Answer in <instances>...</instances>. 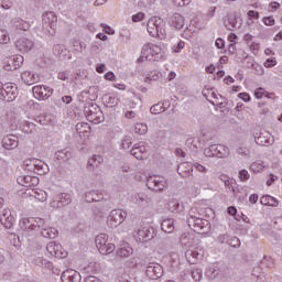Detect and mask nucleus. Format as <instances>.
Returning a JSON list of instances; mask_svg holds the SVG:
<instances>
[{"label":"nucleus","instance_id":"f257e3e1","mask_svg":"<svg viewBox=\"0 0 282 282\" xmlns=\"http://www.w3.org/2000/svg\"><path fill=\"white\" fill-rule=\"evenodd\" d=\"M166 22L160 17H152L148 21V32L154 39H164L166 36Z\"/></svg>","mask_w":282,"mask_h":282},{"label":"nucleus","instance_id":"f03ea898","mask_svg":"<svg viewBox=\"0 0 282 282\" xmlns=\"http://www.w3.org/2000/svg\"><path fill=\"white\" fill-rule=\"evenodd\" d=\"M139 265L145 269V275L152 281H158V279L164 276V268L158 262H151L150 259H144Z\"/></svg>","mask_w":282,"mask_h":282},{"label":"nucleus","instance_id":"7ed1b4c3","mask_svg":"<svg viewBox=\"0 0 282 282\" xmlns=\"http://www.w3.org/2000/svg\"><path fill=\"white\" fill-rule=\"evenodd\" d=\"M84 113L87 120H89V122H94V124H100V122L105 121V115L102 113V110L97 104L93 101L85 104Z\"/></svg>","mask_w":282,"mask_h":282},{"label":"nucleus","instance_id":"20e7f679","mask_svg":"<svg viewBox=\"0 0 282 282\" xmlns=\"http://www.w3.org/2000/svg\"><path fill=\"white\" fill-rule=\"evenodd\" d=\"M19 96V87L17 84L2 85L0 82V100L4 102H12Z\"/></svg>","mask_w":282,"mask_h":282},{"label":"nucleus","instance_id":"39448f33","mask_svg":"<svg viewBox=\"0 0 282 282\" xmlns=\"http://www.w3.org/2000/svg\"><path fill=\"white\" fill-rule=\"evenodd\" d=\"M58 23V18L56 13L48 11L42 15V28L44 32L54 36L56 34V25Z\"/></svg>","mask_w":282,"mask_h":282},{"label":"nucleus","instance_id":"423d86ee","mask_svg":"<svg viewBox=\"0 0 282 282\" xmlns=\"http://www.w3.org/2000/svg\"><path fill=\"white\" fill-rule=\"evenodd\" d=\"M206 158H228L230 155V149L224 144H212L204 150Z\"/></svg>","mask_w":282,"mask_h":282},{"label":"nucleus","instance_id":"0eeeda50","mask_svg":"<svg viewBox=\"0 0 282 282\" xmlns=\"http://www.w3.org/2000/svg\"><path fill=\"white\" fill-rule=\"evenodd\" d=\"M45 226V219L43 218H22L19 223L21 230L30 232L32 230H41Z\"/></svg>","mask_w":282,"mask_h":282},{"label":"nucleus","instance_id":"6e6552de","mask_svg":"<svg viewBox=\"0 0 282 282\" xmlns=\"http://www.w3.org/2000/svg\"><path fill=\"white\" fill-rule=\"evenodd\" d=\"M187 224L189 228H192V230L198 235L208 232V229L210 228V223L207 219H202L197 216H192V218H188Z\"/></svg>","mask_w":282,"mask_h":282},{"label":"nucleus","instance_id":"1a4fd4ad","mask_svg":"<svg viewBox=\"0 0 282 282\" xmlns=\"http://www.w3.org/2000/svg\"><path fill=\"white\" fill-rule=\"evenodd\" d=\"M127 210L112 209L108 216L107 224L112 228H118L121 224H124V219L128 217Z\"/></svg>","mask_w":282,"mask_h":282},{"label":"nucleus","instance_id":"9d476101","mask_svg":"<svg viewBox=\"0 0 282 282\" xmlns=\"http://www.w3.org/2000/svg\"><path fill=\"white\" fill-rule=\"evenodd\" d=\"M143 52H147V61H162L164 58V53H162V47L155 44L143 45Z\"/></svg>","mask_w":282,"mask_h":282},{"label":"nucleus","instance_id":"9b49d317","mask_svg":"<svg viewBox=\"0 0 282 282\" xmlns=\"http://www.w3.org/2000/svg\"><path fill=\"white\" fill-rule=\"evenodd\" d=\"M147 186L150 191H155V193H162L166 188V180L162 176H149L147 178Z\"/></svg>","mask_w":282,"mask_h":282},{"label":"nucleus","instance_id":"f8f14e48","mask_svg":"<svg viewBox=\"0 0 282 282\" xmlns=\"http://www.w3.org/2000/svg\"><path fill=\"white\" fill-rule=\"evenodd\" d=\"M32 93L37 100H47L54 94V89L50 86L39 85L32 88Z\"/></svg>","mask_w":282,"mask_h":282},{"label":"nucleus","instance_id":"ddd939ff","mask_svg":"<svg viewBox=\"0 0 282 282\" xmlns=\"http://www.w3.org/2000/svg\"><path fill=\"white\" fill-rule=\"evenodd\" d=\"M25 58H23L22 55H13L10 56L6 62H4V69L6 72H14L15 69H19L23 65V62Z\"/></svg>","mask_w":282,"mask_h":282},{"label":"nucleus","instance_id":"4468645a","mask_svg":"<svg viewBox=\"0 0 282 282\" xmlns=\"http://www.w3.org/2000/svg\"><path fill=\"white\" fill-rule=\"evenodd\" d=\"M46 250L48 254H52V257H56L57 259H65V257H67V251L63 249V246L55 243L54 241L47 243Z\"/></svg>","mask_w":282,"mask_h":282},{"label":"nucleus","instance_id":"2eb2a0df","mask_svg":"<svg viewBox=\"0 0 282 282\" xmlns=\"http://www.w3.org/2000/svg\"><path fill=\"white\" fill-rule=\"evenodd\" d=\"M185 257L188 263H191L192 265H195L197 261L204 258V249L199 247L188 249L187 251H185Z\"/></svg>","mask_w":282,"mask_h":282},{"label":"nucleus","instance_id":"dca6fc26","mask_svg":"<svg viewBox=\"0 0 282 282\" xmlns=\"http://www.w3.org/2000/svg\"><path fill=\"white\" fill-rule=\"evenodd\" d=\"M34 47V41L28 39V37H20L15 42V48L18 52H21L22 54H28V52H32Z\"/></svg>","mask_w":282,"mask_h":282},{"label":"nucleus","instance_id":"f3484780","mask_svg":"<svg viewBox=\"0 0 282 282\" xmlns=\"http://www.w3.org/2000/svg\"><path fill=\"white\" fill-rule=\"evenodd\" d=\"M0 223L8 230H12V228H14V216H12V212L10 209H3L0 212Z\"/></svg>","mask_w":282,"mask_h":282},{"label":"nucleus","instance_id":"a211bd4d","mask_svg":"<svg viewBox=\"0 0 282 282\" xmlns=\"http://www.w3.org/2000/svg\"><path fill=\"white\" fill-rule=\"evenodd\" d=\"M18 184L20 186H24L25 188H34V186H39V177L32 175H22L17 178Z\"/></svg>","mask_w":282,"mask_h":282},{"label":"nucleus","instance_id":"6ab92c4d","mask_svg":"<svg viewBox=\"0 0 282 282\" xmlns=\"http://www.w3.org/2000/svg\"><path fill=\"white\" fill-rule=\"evenodd\" d=\"M130 153L137 160H144L147 158V143L145 142L135 143L132 147Z\"/></svg>","mask_w":282,"mask_h":282},{"label":"nucleus","instance_id":"aec40b11","mask_svg":"<svg viewBox=\"0 0 282 282\" xmlns=\"http://www.w3.org/2000/svg\"><path fill=\"white\" fill-rule=\"evenodd\" d=\"M155 237V229L153 227H143L137 231V239L139 241H151Z\"/></svg>","mask_w":282,"mask_h":282},{"label":"nucleus","instance_id":"412c9836","mask_svg":"<svg viewBox=\"0 0 282 282\" xmlns=\"http://www.w3.org/2000/svg\"><path fill=\"white\" fill-rule=\"evenodd\" d=\"M256 143L259 144V147H270L274 144V137L268 131L260 132L259 137H254Z\"/></svg>","mask_w":282,"mask_h":282},{"label":"nucleus","instance_id":"4be33fe9","mask_svg":"<svg viewBox=\"0 0 282 282\" xmlns=\"http://www.w3.org/2000/svg\"><path fill=\"white\" fill-rule=\"evenodd\" d=\"M62 282H80V273L74 269H67L61 275Z\"/></svg>","mask_w":282,"mask_h":282},{"label":"nucleus","instance_id":"5701e85b","mask_svg":"<svg viewBox=\"0 0 282 282\" xmlns=\"http://www.w3.org/2000/svg\"><path fill=\"white\" fill-rule=\"evenodd\" d=\"M241 25V18L235 15H228L227 20L225 21V26L227 28V30H230L231 32L235 30H240Z\"/></svg>","mask_w":282,"mask_h":282},{"label":"nucleus","instance_id":"b1692460","mask_svg":"<svg viewBox=\"0 0 282 282\" xmlns=\"http://www.w3.org/2000/svg\"><path fill=\"white\" fill-rule=\"evenodd\" d=\"M2 147L8 151H12V149H17L19 147V138L17 135H7L2 139Z\"/></svg>","mask_w":282,"mask_h":282},{"label":"nucleus","instance_id":"393cba45","mask_svg":"<svg viewBox=\"0 0 282 282\" xmlns=\"http://www.w3.org/2000/svg\"><path fill=\"white\" fill-rule=\"evenodd\" d=\"M39 231L45 239H56V237H58V230L54 227L47 226V224H45V220L44 226L40 227Z\"/></svg>","mask_w":282,"mask_h":282},{"label":"nucleus","instance_id":"a878e982","mask_svg":"<svg viewBox=\"0 0 282 282\" xmlns=\"http://www.w3.org/2000/svg\"><path fill=\"white\" fill-rule=\"evenodd\" d=\"M21 79L25 85H34L41 80V77L34 72L25 70L21 74Z\"/></svg>","mask_w":282,"mask_h":282},{"label":"nucleus","instance_id":"bb28decb","mask_svg":"<svg viewBox=\"0 0 282 282\" xmlns=\"http://www.w3.org/2000/svg\"><path fill=\"white\" fill-rule=\"evenodd\" d=\"M170 25L172 28H175V30H184V25H185L184 15H182L180 13H174L170 18Z\"/></svg>","mask_w":282,"mask_h":282},{"label":"nucleus","instance_id":"cd10ccee","mask_svg":"<svg viewBox=\"0 0 282 282\" xmlns=\"http://www.w3.org/2000/svg\"><path fill=\"white\" fill-rule=\"evenodd\" d=\"M72 204V195L67 193H62L57 196V202H53V206L57 208H63V206H69Z\"/></svg>","mask_w":282,"mask_h":282},{"label":"nucleus","instance_id":"c85d7f7f","mask_svg":"<svg viewBox=\"0 0 282 282\" xmlns=\"http://www.w3.org/2000/svg\"><path fill=\"white\" fill-rule=\"evenodd\" d=\"M131 202L138 206H144V204H151V198L144 193H137L131 196Z\"/></svg>","mask_w":282,"mask_h":282},{"label":"nucleus","instance_id":"c756f323","mask_svg":"<svg viewBox=\"0 0 282 282\" xmlns=\"http://www.w3.org/2000/svg\"><path fill=\"white\" fill-rule=\"evenodd\" d=\"M105 199V194L98 191H90L86 193V202L91 204V202H102Z\"/></svg>","mask_w":282,"mask_h":282},{"label":"nucleus","instance_id":"7c9ffc66","mask_svg":"<svg viewBox=\"0 0 282 282\" xmlns=\"http://www.w3.org/2000/svg\"><path fill=\"white\" fill-rule=\"evenodd\" d=\"M35 173L36 175H46V173H50V166L45 162L35 159Z\"/></svg>","mask_w":282,"mask_h":282},{"label":"nucleus","instance_id":"2f4dec72","mask_svg":"<svg viewBox=\"0 0 282 282\" xmlns=\"http://www.w3.org/2000/svg\"><path fill=\"white\" fill-rule=\"evenodd\" d=\"M161 230L163 232H166L167 235H171L173 230H175V223L172 218H166L161 223Z\"/></svg>","mask_w":282,"mask_h":282},{"label":"nucleus","instance_id":"473e14b6","mask_svg":"<svg viewBox=\"0 0 282 282\" xmlns=\"http://www.w3.org/2000/svg\"><path fill=\"white\" fill-rule=\"evenodd\" d=\"M177 173L181 175V177H188L191 173H193V165L188 163H183L178 165Z\"/></svg>","mask_w":282,"mask_h":282},{"label":"nucleus","instance_id":"72a5a7b5","mask_svg":"<svg viewBox=\"0 0 282 282\" xmlns=\"http://www.w3.org/2000/svg\"><path fill=\"white\" fill-rule=\"evenodd\" d=\"M260 204H262V206H272L273 208H276V206H279V200L270 195H264L260 198Z\"/></svg>","mask_w":282,"mask_h":282},{"label":"nucleus","instance_id":"f704fd0d","mask_svg":"<svg viewBox=\"0 0 282 282\" xmlns=\"http://www.w3.org/2000/svg\"><path fill=\"white\" fill-rule=\"evenodd\" d=\"M107 241H109V236H107L106 234H100L96 237L95 239V243L98 250H105V243H107Z\"/></svg>","mask_w":282,"mask_h":282},{"label":"nucleus","instance_id":"c9c22d12","mask_svg":"<svg viewBox=\"0 0 282 282\" xmlns=\"http://www.w3.org/2000/svg\"><path fill=\"white\" fill-rule=\"evenodd\" d=\"M53 54L59 58H65L68 54L67 48L63 44H55L53 46Z\"/></svg>","mask_w":282,"mask_h":282},{"label":"nucleus","instance_id":"e433bc0d","mask_svg":"<svg viewBox=\"0 0 282 282\" xmlns=\"http://www.w3.org/2000/svg\"><path fill=\"white\" fill-rule=\"evenodd\" d=\"M167 208L171 213H182L184 205L180 204L177 199H172L167 203Z\"/></svg>","mask_w":282,"mask_h":282},{"label":"nucleus","instance_id":"4c0bfd02","mask_svg":"<svg viewBox=\"0 0 282 282\" xmlns=\"http://www.w3.org/2000/svg\"><path fill=\"white\" fill-rule=\"evenodd\" d=\"M102 102H105L107 107H118V102H120V99H118V97L113 95H104Z\"/></svg>","mask_w":282,"mask_h":282},{"label":"nucleus","instance_id":"58836bf2","mask_svg":"<svg viewBox=\"0 0 282 282\" xmlns=\"http://www.w3.org/2000/svg\"><path fill=\"white\" fill-rule=\"evenodd\" d=\"M55 159H57L58 162H69V160H72V152L67 150H59L55 153Z\"/></svg>","mask_w":282,"mask_h":282},{"label":"nucleus","instance_id":"ea45409f","mask_svg":"<svg viewBox=\"0 0 282 282\" xmlns=\"http://www.w3.org/2000/svg\"><path fill=\"white\" fill-rule=\"evenodd\" d=\"M107 210H111V205L109 203H101L99 204V208L95 207L93 213L98 217H102Z\"/></svg>","mask_w":282,"mask_h":282},{"label":"nucleus","instance_id":"a19ab883","mask_svg":"<svg viewBox=\"0 0 282 282\" xmlns=\"http://www.w3.org/2000/svg\"><path fill=\"white\" fill-rule=\"evenodd\" d=\"M98 166H100V156L93 155V158L88 160L87 171L94 172Z\"/></svg>","mask_w":282,"mask_h":282},{"label":"nucleus","instance_id":"79ce46f5","mask_svg":"<svg viewBox=\"0 0 282 282\" xmlns=\"http://www.w3.org/2000/svg\"><path fill=\"white\" fill-rule=\"evenodd\" d=\"M160 76H162L160 70H151L147 74L144 83H155L156 80H160Z\"/></svg>","mask_w":282,"mask_h":282},{"label":"nucleus","instance_id":"37998d69","mask_svg":"<svg viewBox=\"0 0 282 282\" xmlns=\"http://www.w3.org/2000/svg\"><path fill=\"white\" fill-rule=\"evenodd\" d=\"M131 254H133V248L131 247H122L117 251V256L121 258L131 257Z\"/></svg>","mask_w":282,"mask_h":282},{"label":"nucleus","instance_id":"c03bdc74","mask_svg":"<svg viewBox=\"0 0 282 282\" xmlns=\"http://www.w3.org/2000/svg\"><path fill=\"white\" fill-rule=\"evenodd\" d=\"M164 111H166V108H164V104L162 102L155 104L150 108V112L154 116H158V113H164Z\"/></svg>","mask_w":282,"mask_h":282},{"label":"nucleus","instance_id":"a18cd8bd","mask_svg":"<svg viewBox=\"0 0 282 282\" xmlns=\"http://www.w3.org/2000/svg\"><path fill=\"white\" fill-rule=\"evenodd\" d=\"M147 131H149V127L147 126V123H137L134 126V133H137L138 135H144Z\"/></svg>","mask_w":282,"mask_h":282},{"label":"nucleus","instance_id":"49530a36","mask_svg":"<svg viewBox=\"0 0 282 282\" xmlns=\"http://www.w3.org/2000/svg\"><path fill=\"white\" fill-rule=\"evenodd\" d=\"M23 166L25 171H34L36 166V159H28L23 162Z\"/></svg>","mask_w":282,"mask_h":282},{"label":"nucleus","instance_id":"de8ad7c7","mask_svg":"<svg viewBox=\"0 0 282 282\" xmlns=\"http://www.w3.org/2000/svg\"><path fill=\"white\" fill-rule=\"evenodd\" d=\"M217 274H219V272H217L214 267H209L205 271V276H207V279H209L210 281L217 279Z\"/></svg>","mask_w":282,"mask_h":282},{"label":"nucleus","instance_id":"09e8293b","mask_svg":"<svg viewBox=\"0 0 282 282\" xmlns=\"http://www.w3.org/2000/svg\"><path fill=\"white\" fill-rule=\"evenodd\" d=\"M0 43L1 45H7V43H10V33L3 29L0 30Z\"/></svg>","mask_w":282,"mask_h":282},{"label":"nucleus","instance_id":"8fccbe9b","mask_svg":"<svg viewBox=\"0 0 282 282\" xmlns=\"http://www.w3.org/2000/svg\"><path fill=\"white\" fill-rule=\"evenodd\" d=\"M104 246L106 251L99 250L100 254H111V252L116 250V245L110 243L109 240H107Z\"/></svg>","mask_w":282,"mask_h":282},{"label":"nucleus","instance_id":"3c124183","mask_svg":"<svg viewBox=\"0 0 282 282\" xmlns=\"http://www.w3.org/2000/svg\"><path fill=\"white\" fill-rule=\"evenodd\" d=\"M227 246H230L231 248H241V240L237 237L230 236L229 242Z\"/></svg>","mask_w":282,"mask_h":282},{"label":"nucleus","instance_id":"603ef678","mask_svg":"<svg viewBox=\"0 0 282 282\" xmlns=\"http://www.w3.org/2000/svg\"><path fill=\"white\" fill-rule=\"evenodd\" d=\"M35 122L45 127L50 124V119H47V115H42L35 118Z\"/></svg>","mask_w":282,"mask_h":282},{"label":"nucleus","instance_id":"864d4df0","mask_svg":"<svg viewBox=\"0 0 282 282\" xmlns=\"http://www.w3.org/2000/svg\"><path fill=\"white\" fill-rule=\"evenodd\" d=\"M239 180L240 182H248L250 180V173H248V170H241L239 172Z\"/></svg>","mask_w":282,"mask_h":282},{"label":"nucleus","instance_id":"5fc2aeb1","mask_svg":"<svg viewBox=\"0 0 282 282\" xmlns=\"http://www.w3.org/2000/svg\"><path fill=\"white\" fill-rule=\"evenodd\" d=\"M185 45H186V43H184V41H180V42H177L176 45H174L172 47V50L175 54H180V52H182V50H184Z\"/></svg>","mask_w":282,"mask_h":282},{"label":"nucleus","instance_id":"6e6d98bb","mask_svg":"<svg viewBox=\"0 0 282 282\" xmlns=\"http://www.w3.org/2000/svg\"><path fill=\"white\" fill-rule=\"evenodd\" d=\"M18 30H22L23 32H28V30H30V23L21 20L18 24H17Z\"/></svg>","mask_w":282,"mask_h":282},{"label":"nucleus","instance_id":"4d7b16f0","mask_svg":"<svg viewBox=\"0 0 282 282\" xmlns=\"http://www.w3.org/2000/svg\"><path fill=\"white\" fill-rule=\"evenodd\" d=\"M192 276L194 279V281H202V270L200 269H195L192 271Z\"/></svg>","mask_w":282,"mask_h":282},{"label":"nucleus","instance_id":"13d9d810","mask_svg":"<svg viewBox=\"0 0 282 282\" xmlns=\"http://www.w3.org/2000/svg\"><path fill=\"white\" fill-rule=\"evenodd\" d=\"M174 6H176V8H184V6H188V3H191V0H172Z\"/></svg>","mask_w":282,"mask_h":282},{"label":"nucleus","instance_id":"bf43d9fd","mask_svg":"<svg viewBox=\"0 0 282 282\" xmlns=\"http://www.w3.org/2000/svg\"><path fill=\"white\" fill-rule=\"evenodd\" d=\"M230 237L231 236L228 234H223L218 237V241H219V243H227V246H228V242L230 241Z\"/></svg>","mask_w":282,"mask_h":282},{"label":"nucleus","instance_id":"052dcab7","mask_svg":"<svg viewBox=\"0 0 282 282\" xmlns=\"http://www.w3.org/2000/svg\"><path fill=\"white\" fill-rule=\"evenodd\" d=\"M120 147H121V149H123V150L130 149V148H131V139H129V138L126 137V138L121 141Z\"/></svg>","mask_w":282,"mask_h":282},{"label":"nucleus","instance_id":"680f3d73","mask_svg":"<svg viewBox=\"0 0 282 282\" xmlns=\"http://www.w3.org/2000/svg\"><path fill=\"white\" fill-rule=\"evenodd\" d=\"M100 28H102V30H104V32H106V34H116V31L111 26H109L105 23H101Z\"/></svg>","mask_w":282,"mask_h":282},{"label":"nucleus","instance_id":"e2e57ef3","mask_svg":"<svg viewBox=\"0 0 282 282\" xmlns=\"http://www.w3.org/2000/svg\"><path fill=\"white\" fill-rule=\"evenodd\" d=\"M143 19H144V13L142 12H139L132 15L133 23H140V21H142Z\"/></svg>","mask_w":282,"mask_h":282},{"label":"nucleus","instance_id":"0e129e2a","mask_svg":"<svg viewBox=\"0 0 282 282\" xmlns=\"http://www.w3.org/2000/svg\"><path fill=\"white\" fill-rule=\"evenodd\" d=\"M263 169V165L261 163H253L250 166V170L253 171V173H259Z\"/></svg>","mask_w":282,"mask_h":282},{"label":"nucleus","instance_id":"69168bd1","mask_svg":"<svg viewBox=\"0 0 282 282\" xmlns=\"http://www.w3.org/2000/svg\"><path fill=\"white\" fill-rule=\"evenodd\" d=\"M264 25H274L275 21L273 17H265L263 18Z\"/></svg>","mask_w":282,"mask_h":282},{"label":"nucleus","instance_id":"338daca9","mask_svg":"<svg viewBox=\"0 0 282 282\" xmlns=\"http://www.w3.org/2000/svg\"><path fill=\"white\" fill-rule=\"evenodd\" d=\"M276 65V59L275 58H268L264 62V67H274Z\"/></svg>","mask_w":282,"mask_h":282},{"label":"nucleus","instance_id":"774afa93","mask_svg":"<svg viewBox=\"0 0 282 282\" xmlns=\"http://www.w3.org/2000/svg\"><path fill=\"white\" fill-rule=\"evenodd\" d=\"M85 282H102V280L94 276V275H88L86 279H85Z\"/></svg>","mask_w":282,"mask_h":282}]
</instances>
